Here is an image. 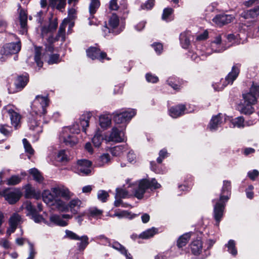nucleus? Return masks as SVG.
<instances>
[{"mask_svg": "<svg viewBox=\"0 0 259 259\" xmlns=\"http://www.w3.org/2000/svg\"><path fill=\"white\" fill-rule=\"evenodd\" d=\"M97 197L99 200L103 202H105L109 197V195L106 191L102 190L98 191Z\"/></svg>", "mask_w": 259, "mask_h": 259, "instance_id": "nucleus-55", "label": "nucleus"}, {"mask_svg": "<svg viewBox=\"0 0 259 259\" xmlns=\"http://www.w3.org/2000/svg\"><path fill=\"white\" fill-rule=\"evenodd\" d=\"M12 132L11 127L6 124H0V132L6 136L10 135Z\"/></svg>", "mask_w": 259, "mask_h": 259, "instance_id": "nucleus-53", "label": "nucleus"}, {"mask_svg": "<svg viewBox=\"0 0 259 259\" xmlns=\"http://www.w3.org/2000/svg\"><path fill=\"white\" fill-rule=\"evenodd\" d=\"M87 56L93 60L97 59L102 60L106 57V54L105 52H101L100 50L95 47H91L87 50Z\"/></svg>", "mask_w": 259, "mask_h": 259, "instance_id": "nucleus-18", "label": "nucleus"}, {"mask_svg": "<svg viewBox=\"0 0 259 259\" xmlns=\"http://www.w3.org/2000/svg\"><path fill=\"white\" fill-rule=\"evenodd\" d=\"M231 189L230 181H224L219 199L213 200V202H215L213 208V215L216 221V225L218 226L223 216L226 202L229 199Z\"/></svg>", "mask_w": 259, "mask_h": 259, "instance_id": "nucleus-1", "label": "nucleus"}, {"mask_svg": "<svg viewBox=\"0 0 259 259\" xmlns=\"http://www.w3.org/2000/svg\"><path fill=\"white\" fill-rule=\"evenodd\" d=\"M110 246L119 251L121 254L126 249L124 246L115 241H113L112 243L111 242V246Z\"/></svg>", "mask_w": 259, "mask_h": 259, "instance_id": "nucleus-45", "label": "nucleus"}, {"mask_svg": "<svg viewBox=\"0 0 259 259\" xmlns=\"http://www.w3.org/2000/svg\"><path fill=\"white\" fill-rule=\"evenodd\" d=\"M234 18V16L228 14H219L213 18L212 21L217 25L222 26L230 23Z\"/></svg>", "mask_w": 259, "mask_h": 259, "instance_id": "nucleus-17", "label": "nucleus"}, {"mask_svg": "<svg viewBox=\"0 0 259 259\" xmlns=\"http://www.w3.org/2000/svg\"><path fill=\"white\" fill-rule=\"evenodd\" d=\"M23 143L25 152L30 155H33L34 153V150L33 149L30 144L28 142L27 139H23Z\"/></svg>", "mask_w": 259, "mask_h": 259, "instance_id": "nucleus-52", "label": "nucleus"}, {"mask_svg": "<svg viewBox=\"0 0 259 259\" xmlns=\"http://www.w3.org/2000/svg\"><path fill=\"white\" fill-rule=\"evenodd\" d=\"M240 65L236 64L233 66L232 71L228 74V75L226 77L225 80H221V82H223V84L221 86L220 85H217V87H215L214 84H213L214 89L215 91H221L223 90L225 87H226L229 84H232L233 81L236 79L237 77L240 69Z\"/></svg>", "mask_w": 259, "mask_h": 259, "instance_id": "nucleus-8", "label": "nucleus"}, {"mask_svg": "<svg viewBox=\"0 0 259 259\" xmlns=\"http://www.w3.org/2000/svg\"><path fill=\"white\" fill-rule=\"evenodd\" d=\"M28 81V78L26 75L18 76L15 82L16 89L18 91L22 90L26 85Z\"/></svg>", "mask_w": 259, "mask_h": 259, "instance_id": "nucleus-27", "label": "nucleus"}, {"mask_svg": "<svg viewBox=\"0 0 259 259\" xmlns=\"http://www.w3.org/2000/svg\"><path fill=\"white\" fill-rule=\"evenodd\" d=\"M190 32H184L180 34V40L182 47L184 49H187L190 44Z\"/></svg>", "mask_w": 259, "mask_h": 259, "instance_id": "nucleus-24", "label": "nucleus"}, {"mask_svg": "<svg viewBox=\"0 0 259 259\" xmlns=\"http://www.w3.org/2000/svg\"><path fill=\"white\" fill-rule=\"evenodd\" d=\"M50 220L51 223L62 227L66 226L68 224L66 221L62 219L61 216L57 214L52 215L50 218Z\"/></svg>", "mask_w": 259, "mask_h": 259, "instance_id": "nucleus-30", "label": "nucleus"}, {"mask_svg": "<svg viewBox=\"0 0 259 259\" xmlns=\"http://www.w3.org/2000/svg\"><path fill=\"white\" fill-rule=\"evenodd\" d=\"M146 78L148 82L152 83L157 82L158 80V78L157 76L150 73L146 74Z\"/></svg>", "mask_w": 259, "mask_h": 259, "instance_id": "nucleus-60", "label": "nucleus"}, {"mask_svg": "<svg viewBox=\"0 0 259 259\" xmlns=\"http://www.w3.org/2000/svg\"><path fill=\"white\" fill-rule=\"evenodd\" d=\"M50 5L53 8L62 11L66 6V0H49Z\"/></svg>", "mask_w": 259, "mask_h": 259, "instance_id": "nucleus-32", "label": "nucleus"}, {"mask_svg": "<svg viewBox=\"0 0 259 259\" xmlns=\"http://www.w3.org/2000/svg\"><path fill=\"white\" fill-rule=\"evenodd\" d=\"M35 51L34 60L37 65L40 68L43 65V62L40 61L41 50L40 48L36 47Z\"/></svg>", "mask_w": 259, "mask_h": 259, "instance_id": "nucleus-40", "label": "nucleus"}, {"mask_svg": "<svg viewBox=\"0 0 259 259\" xmlns=\"http://www.w3.org/2000/svg\"><path fill=\"white\" fill-rule=\"evenodd\" d=\"M103 140V138L102 135L99 133H97L92 139L94 146L98 147L101 145Z\"/></svg>", "mask_w": 259, "mask_h": 259, "instance_id": "nucleus-43", "label": "nucleus"}, {"mask_svg": "<svg viewBox=\"0 0 259 259\" xmlns=\"http://www.w3.org/2000/svg\"><path fill=\"white\" fill-rule=\"evenodd\" d=\"M191 234L190 233H186L179 237L177 241L178 247H182L187 244L191 237Z\"/></svg>", "mask_w": 259, "mask_h": 259, "instance_id": "nucleus-34", "label": "nucleus"}, {"mask_svg": "<svg viewBox=\"0 0 259 259\" xmlns=\"http://www.w3.org/2000/svg\"><path fill=\"white\" fill-rule=\"evenodd\" d=\"M244 119L243 117L239 116L237 118L233 119L232 121V123L234 126H237L238 127H243L244 126Z\"/></svg>", "mask_w": 259, "mask_h": 259, "instance_id": "nucleus-44", "label": "nucleus"}, {"mask_svg": "<svg viewBox=\"0 0 259 259\" xmlns=\"http://www.w3.org/2000/svg\"><path fill=\"white\" fill-rule=\"evenodd\" d=\"M223 115L219 114L218 115L213 116L210 121L209 128L210 131H213L216 130L219 126L223 123Z\"/></svg>", "mask_w": 259, "mask_h": 259, "instance_id": "nucleus-21", "label": "nucleus"}, {"mask_svg": "<svg viewBox=\"0 0 259 259\" xmlns=\"http://www.w3.org/2000/svg\"><path fill=\"white\" fill-rule=\"evenodd\" d=\"M154 5V0H148L145 4L141 5V9L143 10L151 9Z\"/></svg>", "mask_w": 259, "mask_h": 259, "instance_id": "nucleus-61", "label": "nucleus"}, {"mask_svg": "<svg viewBox=\"0 0 259 259\" xmlns=\"http://www.w3.org/2000/svg\"><path fill=\"white\" fill-rule=\"evenodd\" d=\"M227 42L225 41L227 44V45H230V47L235 44L238 43V38L237 36L234 34H230L227 36Z\"/></svg>", "mask_w": 259, "mask_h": 259, "instance_id": "nucleus-54", "label": "nucleus"}, {"mask_svg": "<svg viewBox=\"0 0 259 259\" xmlns=\"http://www.w3.org/2000/svg\"><path fill=\"white\" fill-rule=\"evenodd\" d=\"M99 123L102 128L106 129L111 124V118L107 115H101L99 117Z\"/></svg>", "mask_w": 259, "mask_h": 259, "instance_id": "nucleus-29", "label": "nucleus"}, {"mask_svg": "<svg viewBox=\"0 0 259 259\" xmlns=\"http://www.w3.org/2000/svg\"><path fill=\"white\" fill-rule=\"evenodd\" d=\"M49 101L47 97L36 96L31 104L32 114L41 117L46 113V108L49 105Z\"/></svg>", "mask_w": 259, "mask_h": 259, "instance_id": "nucleus-6", "label": "nucleus"}, {"mask_svg": "<svg viewBox=\"0 0 259 259\" xmlns=\"http://www.w3.org/2000/svg\"><path fill=\"white\" fill-rule=\"evenodd\" d=\"M82 202L78 198L72 199L68 203V211H70L72 213L77 214L81 207Z\"/></svg>", "mask_w": 259, "mask_h": 259, "instance_id": "nucleus-20", "label": "nucleus"}, {"mask_svg": "<svg viewBox=\"0 0 259 259\" xmlns=\"http://www.w3.org/2000/svg\"><path fill=\"white\" fill-rule=\"evenodd\" d=\"M30 174L33 176L34 180L38 183H41L43 181V178L38 170L34 168L29 170Z\"/></svg>", "mask_w": 259, "mask_h": 259, "instance_id": "nucleus-38", "label": "nucleus"}, {"mask_svg": "<svg viewBox=\"0 0 259 259\" xmlns=\"http://www.w3.org/2000/svg\"><path fill=\"white\" fill-rule=\"evenodd\" d=\"M168 153L165 149H162L160 151L159 157L157 159V161L159 163H161L163 159L167 156Z\"/></svg>", "mask_w": 259, "mask_h": 259, "instance_id": "nucleus-63", "label": "nucleus"}, {"mask_svg": "<svg viewBox=\"0 0 259 259\" xmlns=\"http://www.w3.org/2000/svg\"><path fill=\"white\" fill-rule=\"evenodd\" d=\"M72 196L73 194L69 189L63 186L53 187L51 191L45 190L42 193L44 201L50 206H53L59 197H62L66 200H69Z\"/></svg>", "mask_w": 259, "mask_h": 259, "instance_id": "nucleus-3", "label": "nucleus"}, {"mask_svg": "<svg viewBox=\"0 0 259 259\" xmlns=\"http://www.w3.org/2000/svg\"><path fill=\"white\" fill-rule=\"evenodd\" d=\"M229 252L233 255H235L237 253V251L235 248V243L233 240H230L227 245Z\"/></svg>", "mask_w": 259, "mask_h": 259, "instance_id": "nucleus-48", "label": "nucleus"}, {"mask_svg": "<svg viewBox=\"0 0 259 259\" xmlns=\"http://www.w3.org/2000/svg\"><path fill=\"white\" fill-rule=\"evenodd\" d=\"M66 26V23L63 22L59 27L58 32L56 37L54 38L53 36H50L48 38V41L51 43H54V42L59 40L61 38L62 42L64 41L65 39Z\"/></svg>", "mask_w": 259, "mask_h": 259, "instance_id": "nucleus-19", "label": "nucleus"}, {"mask_svg": "<svg viewBox=\"0 0 259 259\" xmlns=\"http://www.w3.org/2000/svg\"><path fill=\"white\" fill-rule=\"evenodd\" d=\"M259 175V171L256 169L249 171L247 173L248 177L252 181H254Z\"/></svg>", "mask_w": 259, "mask_h": 259, "instance_id": "nucleus-64", "label": "nucleus"}, {"mask_svg": "<svg viewBox=\"0 0 259 259\" xmlns=\"http://www.w3.org/2000/svg\"><path fill=\"white\" fill-rule=\"evenodd\" d=\"M134 195L138 199H141L144 194L148 189H156L160 187V185L157 183L155 179H152L150 181L148 180H141L138 183L133 185Z\"/></svg>", "mask_w": 259, "mask_h": 259, "instance_id": "nucleus-5", "label": "nucleus"}, {"mask_svg": "<svg viewBox=\"0 0 259 259\" xmlns=\"http://www.w3.org/2000/svg\"><path fill=\"white\" fill-rule=\"evenodd\" d=\"M100 5L99 0H92L89 7V11L91 16H92L96 12Z\"/></svg>", "mask_w": 259, "mask_h": 259, "instance_id": "nucleus-37", "label": "nucleus"}, {"mask_svg": "<svg viewBox=\"0 0 259 259\" xmlns=\"http://www.w3.org/2000/svg\"><path fill=\"white\" fill-rule=\"evenodd\" d=\"M191 250L194 255L199 254L202 249V242L200 240H196L193 241L191 244Z\"/></svg>", "mask_w": 259, "mask_h": 259, "instance_id": "nucleus-28", "label": "nucleus"}, {"mask_svg": "<svg viewBox=\"0 0 259 259\" xmlns=\"http://www.w3.org/2000/svg\"><path fill=\"white\" fill-rule=\"evenodd\" d=\"M110 246L119 251L121 254L126 249L124 246L115 241H113L112 243L111 242V246Z\"/></svg>", "mask_w": 259, "mask_h": 259, "instance_id": "nucleus-46", "label": "nucleus"}, {"mask_svg": "<svg viewBox=\"0 0 259 259\" xmlns=\"http://www.w3.org/2000/svg\"><path fill=\"white\" fill-rule=\"evenodd\" d=\"M65 233L66 237L70 239L77 240L79 239V236L71 231L67 230L65 231Z\"/></svg>", "mask_w": 259, "mask_h": 259, "instance_id": "nucleus-59", "label": "nucleus"}, {"mask_svg": "<svg viewBox=\"0 0 259 259\" xmlns=\"http://www.w3.org/2000/svg\"><path fill=\"white\" fill-rule=\"evenodd\" d=\"M20 216L17 213L13 214L9 220V225L17 227L18 223L20 221Z\"/></svg>", "mask_w": 259, "mask_h": 259, "instance_id": "nucleus-50", "label": "nucleus"}, {"mask_svg": "<svg viewBox=\"0 0 259 259\" xmlns=\"http://www.w3.org/2000/svg\"><path fill=\"white\" fill-rule=\"evenodd\" d=\"M259 15V6L249 10L243 12L241 16L245 19L254 18Z\"/></svg>", "mask_w": 259, "mask_h": 259, "instance_id": "nucleus-25", "label": "nucleus"}, {"mask_svg": "<svg viewBox=\"0 0 259 259\" xmlns=\"http://www.w3.org/2000/svg\"><path fill=\"white\" fill-rule=\"evenodd\" d=\"M80 242L77 243L78 250L82 251L85 249L87 246L89 245V237L87 235H83L79 237V239L78 240Z\"/></svg>", "mask_w": 259, "mask_h": 259, "instance_id": "nucleus-33", "label": "nucleus"}, {"mask_svg": "<svg viewBox=\"0 0 259 259\" xmlns=\"http://www.w3.org/2000/svg\"><path fill=\"white\" fill-rule=\"evenodd\" d=\"M173 12V10L170 8H167L164 9L162 18L164 20H167L169 16H170Z\"/></svg>", "mask_w": 259, "mask_h": 259, "instance_id": "nucleus-62", "label": "nucleus"}, {"mask_svg": "<svg viewBox=\"0 0 259 259\" xmlns=\"http://www.w3.org/2000/svg\"><path fill=\"white\" fill-rule=\"evenodd\" d=\"M127 149L126 145H119L115 146L111 149V153L115 156H120L123 152Z\"/></svg>", "mask_w": 259, "mask_h": 259, "instance_id": "nucleus-35", "label": "nucleus"}, {"mask_svg": "<svg viewBox=\"0 0 259 259\" xmlns=\"http://www.w3.org/2000/svg\"><path fill=\"white\" fill-rule=\"evenodd\" d=\"M31 215L32 219L35 223H38L41 222H44L46 224H48L47 222L42 218V217L39 214H38L37 212Z\"/></svg>", "mask_w": 259, "mask_h": 259, "instance_id": "nucleus-57", "label": "nucleus"}, {"mask_svg": "<svg viewBox=\"0 0 259 259\" xmlns=\"http://www.w3.org/2000/svg\"><path fill=\"white\" fill-rule=\"evenodd\" d=\"M136 215V214H134L132 215L130 213V212H129L128 211H127L126 210H122L120 211L116 212L112 215V217H116L119 219L124 218L132 219V218H134Z\"/></svg>", "mask_w": 259, "mask_h": 259, "instance_id": "nucleus-36", "label": "nucleus"}, {"mask_svg": "<svg viewBox=\"0 0 259 259\" xmlns=\"http://www.w3.org/2000/svg\"><path fill=\"white\" fill-rule=\"evenodd\" d=\"M34 115V114H32L31 116L29 117L28 125L30 130L34 131L38 134L42 132V127L39 125L40 122L38 121V119L40 121L41 117H39L38 115Z\"/></svg>", "mask_w": 259, "mask_h": 259, "instance_id": "nucleus-16", "label": "nucleus"}, {"mask_svg": "<svg viewBox=\"0 0 259 259\" xmlns=\"http://www.w3.org/2000/svg\"><path fill=\"white\" fill-rule=\"evenodd\" d=\"M128 195V192L124 189L120 188L116 189V193L115 198L118 197L119 198H125Z\"/></svg>", "mask_w": 259, "mask_h": 259, "instance_id": "nucleus-56", "label": "nucleus"}, {"mask_svg": "<svg viewBox=\"0 0 259 259\" xmlns=\"http://www.w3.org/2000/svg\"><path fill=\"white\" fill-rule=\"evenodd\" d=\"M125 125H115L111 129L110 134L106 136L105 140L108 142L116 143L124 141L125 139Z\"/></svg>", "mask_w": 259, "mask_h": 259, "instance_id": "nucleus-7", "label": "nucleus"}, {"mask_svg": "<svg viewBox=\"0 0 259 259\" xmlns=\"http://www.w3.org/2000/svg\"><path fill=\"white\" fill-rule=\"evenodd\" d=\"M229 47L230 45H227L226 42H224L220 34L215 36L210 44V48L212 51L215 53L222 52Z\"/></svg>", "mask_w": 259, "mask_h": 259, "instance_id": "nucleus-10", "label": "nucleus"}, {"mask_svg": "<svg viewBox=\"0 0 259 259\" xmlns=\"http://www.w3.org/2000/svg\"><path fill=\"white\" fill-rule=\"evenodd\" d=\"M259 97V83H253L250 91L243 94V102L238 105V110L242 114L249 115L254 111L253 105L257 102Z\"/></svg>", "mask_w": 259, "mask_h": 259, "instance_id": "nucleus-2", "label": "nucleus"}, {"mask_svg": "<svg viewBox=\"0 0 259 259\" xmlns=\"http://www.w3.org/2000/svg\"><path fill=\"white\" fill-rule=\"evenodd\" d=\"M92 116L90 112L83 114L80 118V125L82 127V131L86 133L87 127L89 125V121Z\"/></svg>", "mask_w": 259, "mask_h": 259, "instance_id": "nucleus-23", "label": "nucleus"}, {"mask_svg": "<svg viewBox=\"0 0 259 259\" xmlns=\"http://www.w3.org/2000/svg\"><path fill=\"white\" fill-rule=\"evenodd\" d=\"M79 132V125L76 122L71 127H66L63 128L60 136V140L66 146H73L78 142L75 134H78Z\"/></svg>", "mask_w": 259, "mask_h": 259, "instance_id": "nucleus-4", "label": "nucleus"}, {"mask_svg": "<svg viewBox=\"0 0 259 259\" xmlns=\"http://www.w3.org/2000/svg\"><path fill=\"white\" fill-rule=\"evenodd\" d=\"M21 49L20 41L11 42L6 44L3 47L2 52L5 55H10L18 53Z\"/></svg>", "mask_w": 259, "mask_h": 259, "instance_id": "nucleus-15", "label": "nucleus"}, {"mask_svg": "<svg viewBox=\"0 0 259 259\" xmlns=\"http://www.w3.org/2000/svg\"><path fill=\"white\" fill-rule=\"evenodd\" d=\"M58 210L62 212H68V204L60 198H58L53 205Z\"/></svg>", "mask_w": 259, "mask_h": 259, "instance_id": "nucleus-31", "label": "nucleus"}, {"mask_svg": "<svg viewBox=\"0 0 259 259\" xmlns=\"http://www.w3.org/2000/svg\"><path fill=\"white\" fill-rule=\"evenodd\" d=\"M110 161V155L109 154L106 153L101 155L98 159V165L102 166L107 163Z\"/></svg>", "mask_w": 259, "mask_h": 259, "instance_id": "nucleus-49", "label": "nucleus"}, {"mask_svg": "<svg viewBox=\"0 0 259 259\" xmlns=\"http://www.w3.org/2000/svg\"><path fill=\"white\" fill-rule=\"evenodd\" d=\"M92 162L87 159H80L77 161V172L82 176L89 175L91 172Z\"/></svg>", "mask_w": 259, "mask_h": 259, "instance_id": "nucleus-13", "label": "nucleus"}, {"mask_svg": "<svg viewBox=\"0 0 259 259\" xmlns=\"http://www.w3.org/2000/svg\"><path fill=\"white\" fill-rule=\"evenodd\" d=\"M25 196L26 198L36 197L35 190L30 185H27L25 187Z\"/></svg>", "mask_w": 259, "mask_h": 259, "instance_id": "nucleus-39", "label": "nucleus"}, {"mask_svg": "<svg viewBox=\"0 0 259 259\" xmlns=\"http://www.w3.org/2000/svg\"><path fill=\"white\" fill-rule=\"evenodd\" d=\"M21 181V178L18 175H13L7 180L8 185H16Z\"/></svg>", "mask_w": 259, "mask_h": 259, "instance_id": "nucleus-41", "label": "nucleus"}, {"mask_svg": "<svg viewBox=\"0 0 259 259\" xmlns=\"http://www.w3.org/2000/svg\"><path fill=\"white\" fill-rule=\"evenodd\" d=\"M60 62L59 55L53 54L50 56L49 59L48 61L49 64H53L58 63Z\"/></svg>", "mask_w": 259, "mask_h": 259, "instance_id": "nucleus-58", "label": "nucleus"}, {"mask_svg": "<svg viewBox=\"0 0 259 259\" xmlns=\"http://www.w3.org/2000/svg\"><path fill=\"white\" fill-rule=\"evenodd\" d=\"M4 114H8L11 121V124L17 129L20 126V115L15 111L10 106L5 107L3 110Z\"/></svg>", "mask_w": 259, "mask_h": 259, "instance_id": "nucleus-12", "label": "nucleus"}, {"mask_svg": "<svg viewBox=\"0 0 259 259\" xmlns=\"http://www.w3.org/2000/svg\"><path fill=\"white\" fill-rule=\"evenodd\" d=\"M89 215L92 217H96L101 215L103 213L102 210L99 209L96 207L90 208L88 210Z\"/></svg>", "mask_w": 259, "mask_h": 259, "instance_id": "nucleus-51", "label": "nucleus"}, {"mask_svg": "<svg viewBox=\"0 0 259 259\" xmlns=\"http://www.w3.org/2000/svg\"><path fill=\"white\" fill-rule=\"evenodd\" d=\"M157 233L158 229L156 228L152 227L141 233L139 235L138 237L143 239H148L153 237Z\"/></svg>", "mask_w": 259, "mask_h": 259, "instance_id": "nucleus-26", "label": "nucleus"}, {"mask_svg": "<svg viewBox=\"0 0 259 259\" xmlns=\"http://www.w3.org/2000/svg\"><path fill=\"white\" fill-rule=\"evenodd\" d=\"M193 111L189 110L184 105H179L172 107L169 110V113L170 116L173 118H177L186 113H189Z\"/></svg>", "mask_w": 259, "mask_h": 259, "instance_id": "nucleus-14", "label": "nucleus"}, {"mask_svg": "<svg viewBox=\"0 0 259 259\" xmlns=\"http://www.w3.org/2000/svg\"><path fill=\"white\" fill-rule=\"evenodd\" d=\"M119 24V19L117 15H112L109 20V25L112 29L116 28Z\"/></svg>", "mask_w": 259, "mask_h": 259, "instance_id": "nucleus-47", "label": "nucleus"}, {"mask_svg": "<svg viewBox=\"0 0 259 259\" xmlns=\"http://www.w3.org/2000/svg\"><path fill=\"white\" fill-rule=\"evenodd\" d=\"M21 192L17 189H7L3 191V196L10 204H13L17 202L21 197Z\"/></svg>", "mask_w": 259, "mask_h": 259, "instance_id": "nucleus-11", "label": "nucleus"}, {"mask_svg": "<svg viewBox=\"0 0 259 259\" xmlns=\"http://www.w3.org/2000/svg\"><path fill=\"white\" fill-rule=\"evenodd\" d=\"M56 159L60 162H66L68 161V156L66 153V151L61 150L59 151L57 155Z\"/></svg>", "mask_w": 259, "mask_h": 259, "instance_id": "nucleus-42", "label": "nucleus"}, {"mask_svg": "<svg viewBox=\"0 0 259 259\" xmlns=\"http://www.w3.org/2000/svg\"><path fill=\"white\" fill-rule=\"evenodd\" d=\"M19 17L21 28V29L20 30V32L22 34H24L27 32V14L24 10H21L19 12Z\"/></svg>", "mask_w": 259, "mask_h": 259, "instance_id": "nucleus-22", "label": "nucleus"}, {"mask_svg": "<svg viewBox=\"0 0 259 259\" xmlns=\"http://www.w3.org/2000/svg\"><path fill=\"white\" fill-rule=\"evenodd\" d=\"M136 114L134 109H128L121 113L116 114L113 118V120L116 125L126 126V122L130 120Z\"/></svg>", "mask_w": 259, "mask_h": 259, "instance_id": "nucleus-9", "label": "nucleus"}]
</instances>
